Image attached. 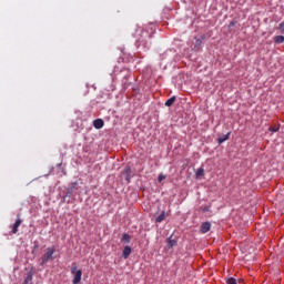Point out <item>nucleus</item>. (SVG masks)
Returning a JSON list of instances; mask_svg holds the SVG:
<instances>
[{
  "instance_id": "19",
  "label": "nucleus",
  "mask_w": 284,
  "mask_h": 284,
  "mask_svg": "<svg viewBox=\"0 0 284 284\" xmlns=\"http://www.w3.org/2000/svg\"><path fill=\"white\" fill-rule=\"evenodd\" d=\"M202 212H210V206H201Z\"/></svg>"
},
{
  "instance_id": "11",
  "label": "nucleus",
  "mask_w": 284,
  "mask_h": 284,
  "mask_svg": "<svg viewBox=\"0 0 284 284\" xmlns=\"http://www.w3.org/2000/svg\"><path fill=\"white\" fill-rule=\"evenodd\" d=\"M230 139V132L221 138L217 139L219 144L221 145V143H225V141H227Z\"/></svg>"
},
{
  "instance_id": "3",
  "label": "nucleus",
  "mask_w": 284,
  "mask_h": 284,
  "mask_svg": "<svg viewBox=\"0 0 284 284\" xmlns=\"http://www.w3.org/2000/svg\"><path fill=\"white\" fill-rule=\"evenodd\" d=\"M55 252H57V248H54V246L48 247L45 254L42 256V264L45 265V263H48L50 258H54L52 256L54 255Z\"/></svg>"
},
{
  "instance_id": "14",
  "label": "nucleus",
  "mask_w": 284,
  "mask_h": 284,
  "mask_svg": "<svg viewBox=\"0 0 284 284\" xmlns=\"http://www.w3.org/2000/svg\"><path fill=\"white\" fill-rule=\"evenodd\" d=\"M275 43H284V37L283 36H276L274 38Z\"/></svg>"
},
{
  "instance_id": "15",
  "label": "nucleus",
  "mask_w": 284,
  "mask_h": 284,
  "mask_svg": "<svg viewBox=\"0 0 284 284\" xmlns=\"http://www.w3.org/2000/svg\"><path fill=\"white\" fill-rule=\"evenodd\" d=\"M204 174V170L203 168H200L197 171H196V176H203Z\"/></svg>"
},
{
  "instance_id": "16",
  "label": "nucleus",
  "mask_w": 284,
  "mask_h": 284,
  "mask_svg": "<svg viewBox=\"0 0 284 284\" xmlns=\"http://www.w3.org/2000/svg\"><path fill=\"white\" fill-rule=\"evenodd\" d=\"M227 284H236V278L234 277H230L227 281H226Z\"/></svg>"
},
{
  "instance_id": "8",
  "label": "nucleus",
  "mask_w": 284,
  "mask_h": 284,
  "mask_svg": "<svg viewBox=\"0 0 284 284\" xmlns=\"http://www.w3.org/2000/svg\"><path fill=\"white\" fill-rule=\"evenodd\" d=\"M175 102H176V97L173 95L169 100L165 101V106L166 108H172V105H174Z\"/></svg>"
},
{
  "instance_id": "5",
  "label": "nucleus",
  "mask_w": 284,
  "mask_h": 284,
  "mask_svg": "<svg viewBox=\"0 0 284 284\" xmlns=\"http://www.w3.org/2000/svg\"><path fill=\"white\" fill-rule=\"evenodd\" d=\"M103 125H105V122L101 119H97L93 121V128H95V130H101Z\"/></svg>"
},
{
  "instance_id": "4",
  "label": "nucleus",
  "mask_w": 284,
  "mask_h": 284,
  "mask_svg": "<svg viewBox=\"0 0 284 284\" xmlns=\"http://www.w3.org/2000/svg\"><path fill=\"white\" fill-rule=\"evenodd\" d=\"M210 230H212V223H210V222L202 223V225L200 227V232L202 234H207V232H210Z\"/></svg>"
},
{
  "instance_id": "12",
  "label": "nucleus",
  "mask_w": 284,
  "mask_h": 284,
  "mask_svg": "<svg viewBox=\"0 0 284 284\" xmlns=\"http://www.w3.org/2000/svg\"><path fill=\"white\" fill-rule=\"evenodd\" d=\"M168 245L169 247L176 246V241L172 239V235L168 239Z\"/></svg>"
},
{
  "instance_id": "7",
  "label": "nucleus",
  "mask_w": 284,
  "mask_h": 284,
  "mask_svg": "<svg viewBox=\"0 0 284 284\" xmlns=\"http://www.w3.org/2000/svg\"><path fill=\"white\" fill-rule=\"evenodd\" d=\"M132 254V247L130 246H124L122 256L123 258H129V256Z\"/></svg>"
},
{
  "instance_id": "6",
  "label": "nucleus",
  "mask_w": 284,
  "mask_h": 284,
  "mask_svg": "<svg viewBox=\"0 0 284 284\" xmlns=\"http://www.w3.org/2000/svg\"><path fill=\"white\" fill-rule=\"evenodd\" d=\"M21 223H22L21 219H18L16 221V223L13 224L12 230H11V232L13 234H17V232H19V227H21Z\"/></svg>"
},
{
  "instance_id": "17",
  "label": "nucleus",
  "mask_w": 284,
  "mask_h": 284,
  "mask_svg": "<svg viewBox=\"0 0 284 284\" xmlns=\"http://www.w3.org/2000/svg\"><path fill=\"white\" fill-rule=\"evenodd\" d=\"M270 132H278V126H270Z\"/></svg>"
},
{
  "instance_id": "20",
  "label": "nucleus",
  "mask_w": 284,
  "mask_h": 284,
  "mask_svg": "<svg viewBox=\"0 0 284 284\" xmlns=\"http://www.w3.org/2000/svg\"><path fill=\"white\" fill-rule=\"evenodd\" d=\"M124 172H125V174H130V172H132V169H130V166H128L124 169Z\"/></svg>"
},
{
  "instance_id": "10",
  "label": "nucleus",
  "mask_w": 284,
  "mask_h": 284,
  "mask_svg": "<svg viewBox=\"0 0 284 284\" xmlns=\"http://www.w3.org/2000/svg\"><path fill=\"white\" fill-rule=\"evenodd\" d=\"M121 241H122V243H130V241H132V237L130 236V234L124 233V234L122 235Z\"/></svg>"
},
{
  "instance_id": "13",
  "label": "nucleus",
  "mask_w": 284,
  "mask_h": 284,
  "mask_svg": "<svg viewBox=\"0 0 284 284\" xmlns=\"http://www.w3.org/2000/svg\"><path fill=\"white\" fill-rule=\"evenodd\" d=\"M32 276H33V274H32V273H29V274L27 275V277L24 278L23 284L32 283Z\"/></svg>"
},
{
  "instance_id": "1",
  "label": "nucleus",
  "mask_w": 284,
  "mask_h": 284,
  "mask_svg": "<svg viewBox=\"0 0 284 284\" xmlns=\"http://www.w3.org/2000/svg\"><path fill=\"white\" fill-rule=\"evenodd\" d=\"M134 37L136 39L138 48H150V42H148V39H150V32L143 30V28H139L136 29Z\"/></svg>"
},
{
  "instance_id": "21",
  "label": "nucleus",
  "mask_w": 284,
  "mask_h": 284,
  "mask_svg": "<svg viewBox=\"0 0 284 284\" xmlns=\"http://www.w3.org/2000/svg\"><path fill=\"white\" fill-rule=\"evenodd\" d=\"M196 43H197V44L201 43V40H196Z\"/></svg>"
},
{
  "instance_id": "22",
  "label": "nucleus",
  "mask_w": 284,
  "mask_h": 284,
  "mask_svg": "<svg viewBox=\"0 0 284 284\" xmlns=\"http://www.w3.org/2000/svg\"><path fill=\"white\" fill-rule=\"evenodd\" d=\"M68 194H72V191H69Z\"/></svg>"
},
{
  "instance_id": "18",
  "label": "nucleus",
  "mask_w": 284,
  "mask_h": 284,
  "mask_svg": "<svg viewBox=\"0 0 284 284\" xmlns=\"http://www.w3.org/2000/svg\"><path fill=\"white\" fill-rule=\"evenodd\" d=\"M159 183H161V181H165V175L160 174L158 178Z\"/></svg>"
},
{
  "instance_id": "2",
  "label": "nucleus",
  "mask_w": 284,
  "mask_h": 284,
  "mask_svg": "<svg viewBox=\"0 0 284 284\" xmlns=\"http://www.w3.org/2000/svg\"><path fill=\"white\" fill-rule=\"evenodd\" d=\"M71 274H73V284H79L81 283V276H83V271L79 270V267L77 266V263H72L71 264Z\"/></svg>"
},
{
  "instance_id": "23",
  "label": "nucleus",
  "mask_w": 284,
  "mask_h": 284,
  "mask_svg": "<svg viewBox=\"0 0 284 284\" xmlns=\"http://www.w3.org/2000/svg\"><path fill=\"white\" fill-rule=\"evenodd\" d=\"M230 26H231V27L234 26V22H232Z\"/></svg>"
},
{
  "instance_id": "9",
  "label": "nucleus",
  "mask_w": 284,
  "mask_h": 284,
  "mask_svg": "<svg viewBox=\"0 0 284 284\" xmlns=\"http://www.w3.org/2000/svg\"><path fill=\"white\" fill-rule=\"evenodd\" d=\"M165 221V211H162V213L155 219L156 223H163Z\"/></svg>"
}]
</instances>
